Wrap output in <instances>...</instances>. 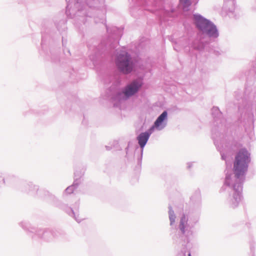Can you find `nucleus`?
<instances>
[{
  "label": "nucleus",
  "mask_w": 256,
  "mask_h": 256,
  "mask_svg": "<svg viewBox=\"0 0 256 256\" xmlns=\"http://www.w3.org/2000/svg\"><path fill=\"white\" fill-rule=\"evenodd\" d=\"M241 196L239 192L236 193L234 196V200L232 201V204L236 206L238 202L240 201Z\"/></svg>",
  "instance_id": "1a4fd4ad"
},
{
  "label": "nucleus",
  "mask_w": 256,
  "mask_h": 256,
  "mask_svg": "<svg viewBox=\"0 0 256 256\" xmlns=\"http://www.w3.org/2000/svg\"><path fill=\"white\" fill-rule=\"evenodd\" d=\"M166 116L167 112H164L156 120L154 126L150 128V130L154 129V127H158L161 124L164 120L166 118Z\"/></svg>",
  "instance_id": "39448f33"
},
{
  "label": "nucleus",
  "mask_w": 256,
  "mask_h": 256,
  "mask_svg": "<svg viewBox=\"0 0 256 256\" xmlns=\"http://www.w3.org/2000/svg\"><path fill=\"white\" fill-rule=\"evenodd\" d=\"M194 19L196 26L203 33L210 36H218V33L216 26L210 21L200 15H194Z\"/></svg>",
  "instance_id": "f03ea898"
},
{
  "label": "nucleus",
  "mask_w": 256,
  "mask_h": 256,
  "mask_svg": "<svg viewBox=\"0 0 256 256\" xmlns=\"http://www.w3.org/2000/svg\"><path fill=\"white\" fill-rule=\"evenodd\" d=\"M188 256H191L190 254H188Z\"/></svg>",
  "instance_id": "ddd939ff"
},
{
  "label": "nucleus",
  "mask_w": 256,
  "mask_h": 256,
  "mask_svg": "<svg viewBox=\"0 0 256 256\" xmlns=\"http://www.w3.org/2000/svg\"><path fill=\"white\" fill-rule=\"evenodd\" d=\"M150 133L145 132L141 133L138 136L137 139L138 144L141 148H144L150 138Z\"/></svg>",
  "instance_id": "20e7f679"
},
{
  "label": "nucleus",
  "mask_w": 256,
  "mask_h": 256,
  "mask_svg": "<svg viewBox=\"0 0 256 256\" xmlns=\"http://www.w3.org/2000/svg\"><path fill=\"white\" fill-rule=\"evenodd\" d=\"M132 65H118V69L124 74L130 72L132 69Z\"/></svg>",
  "instance_id": "423d86ee"
},
{
  "label": "nucleus",
  "mask_w": 256,
  "mask_h": 256,
  "mask_svg": "<svg viewBox=\"0 0 256 256\" xmlns=\"http://www.w3.org/2000/svg\"><path fill=\"white\" fill-rule=\"evenodd\" d=\"M250 162L249 154L245 149L240 150L236 154L234 163V172L237 178L243 176L248 170Z\"/></svg>",
  "instance_id": "f257e3e1"
},
{
  "label": "nucleus",
  "mask_w": 256,
  "mask_h": 256,
  "mask_svg": "<svg viewBox=\"0 0 256 256\" xmlns=\"http://www.w3.org/2000/svg\"><path fill=\"white\" fill-rule=\"evenodd\" d=\"M180 4L182 5L184 8H186L189 6L191 3L190 0H180Z\"/></svg>",
  "instance_id": "9d476101"
},
{
  "label": "nucleus",
  "mask_w": 256,
  "mask_h": 256,
  "mask_svg": "<svg viewBox=\"0 0 256 256\" xmlns=\"http://www.w3.org/2000/svg\"><path fill=\"white\" fill-rule=\"evenodd\" d=\"M142 84L137 81H134L127 86L124 93L126 96H130L137 92L138 88L141 86Z\"/></svg>",
  "instance_id": "7ed1b4c3"
},
{
  "label": "nucleus",
  "mask_w": 256,
  "mask_h": 256,
  "mask_svg": "<svg viewBox=\"0 0 256 256\" xmlns=\"http://www.w3.org/2000/svg\"><path fill=\"white\" fill-rule=\"evenodd\" d=\"M187 221L188 218L186 216H182L180 222V228L183 233L184 232V228L187 224Z\"/></svg>",
  "instance_id": "6e6552de"
},
{
  "label": "nucleus",
  "mask_w": 256,
  "mask_h": 256,
  "mask_svg": "<svg viewBox=\"0 0 256 256\" xmlns=\"http://www.w3.org/2000/svg\"><path fill=\"white\" fill-rule=\"evenodd\" d=\"M170 224H172L174 222V219L173 218L172 216L170 214Z\"/></svg>",
  "instance_id": "9b49d317"
},
{
  "label": "nucleus",
  "mask_w": 256,
  "mask_h": 256,
  "mask_svg": "<svg viewBox=\"0 0 256 256\" xmlns=\"http://www.w3.org/2000/svg\"><path fill=\"white\" fill-rule=\"evenodd\" d=\"M120 62V64H128L130 62V57L126 53H124L123 54L120 56L118 58Z\"/></svg>",
  "instance_id": "0eeeda50"
},
{
  "label": "nucleus",
  "mask_w": 256,
  "mask_h": 256,
  "mask_svg": "<svg viewBox=\"0 0 256 256\" xmlns=\"http://www.w3.org/2000/svg\"><path fill=\"white\" fill-rule=\"evenodd\" d=\"M240 190H242V186H241V185L240 186Z\"/></svg>",
  "instance_id": "f8f14e48"
}]
</instances>
